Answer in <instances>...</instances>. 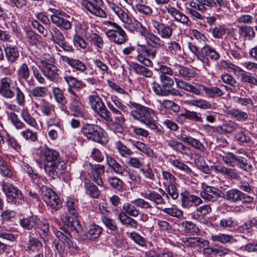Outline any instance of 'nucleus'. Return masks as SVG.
Masks as SVG:
<instances>
[{"mask_svg": "<svg viewBox=\"0 0 257 257\" xmlns=\"http://www.w3.org/2000/svg\"><path fill=\"white\" fill-rule=\"evenodd\" d=\"M61 57L62 60L63 62L66 63L72 68L79 72L80 73L87 74V71H89V72L88 74L90 75H93V71H89L88 69L86 64L80 60L78 59L70 58L66 56H61Z\"/></svg>", "mask_w": 257, "mask_h": 257, "instance_id": "f3484780", "label": "nucleus"}, {"mask_svg": "<svg viewBox=\"0 0 257 257\" xmlns=\"http://www.w3.org/2000/svg\"><path fill=\"white\" fill-rule=\"evenodd\" d=\"M84 167L88 169V174L90 175L91 180L100 187H103L102 176L104 173V166L100 164L93 165L90 163H86Z\"/></svg>", "mask_w": 257, "mask_h": 257, "instance_id": "1a4fd4ad", "label": "nucleus"}, {"mask_svg": "<svg viewBox=\"0 0 257 257\" xmlns=\"http://www.w3.org/2000/svg\"><path fill=\"white\" fill-rule=\"evenodd\" d=\"M211 238L214 241H219L223 243H225L229 242L233 238V236L229 234L220 233L217 235H212Z\"/></svg>", "mask_w": 257, "mask_h": 257, "instance_id": "774afa93", "label": "nucleus"}, {"mask_svg": "<svg viewBox=\"0 0 257 257\" xmlns=\"http://www.w3.org/2000/svg\"><path fill=\"white\" fill-rule=\"evenodd\" d=\"M40 63V69L48 79L51 81H55L58 79L60 70L56 66L44 60H41Z\"/></svg>", "mask_w": 257, "mask_h": 257, "instance_id": "9d476101", "label": "nucleus"}, {"mask_svg": "<svg viewBox=\"0 0 257 257\" xmlns=\"http://www.w3.org/2000/svg\"><path fill=\"white\" fill-rule=\"evenodd\" d=\"M88 103L92 109L106 121H111L112 117L102 99L97 94L88 97Z\"/></svg>", "mask_w": 257, "mask_h": 257, "instance_id": "20e7f679", "label": "nucleus"}, {"mask_svg": "<svg viewBox=\"0 0 257 257\" xmlns=\"http://www.w3.org/2000/svg\"><path fill=\"white\" fill-rule=\"evenodd\" d=\"M223 192L218 188L208 185L200 193L201 196L204 199L211 202H215L219 197H223Z\"/></svg>", "mask_w": 257, "mask_h": 257, "instance_id": "6ab92c4d", "label": "nucleus"}, {"mask_svg": "<svg viewBox=\"0 0 257 257\" xmlns=\"http://www.w3.org/2000/svg\"><path fill=\"white\" fill-rule=\"evenodd\" d=\"M131 104L130 111L132 117L135 120L140 121L143 114V108H145V106L134 102H131Z\"/></svg>", "mask_w": 257, "mask_h": 257, "instance_id": "72a5a7b5", "label": "nucleus"}, {"mask_svg": "<svg viewBox=\"0 0 257 257\" xmlns=\"http://www.w3.org/2000/svg\"><path fill=\"white\" fill-rule=\"evenodd\" d=\"M168 49L170 52L174 55L181 56L182 49L181 45L175 41H172L169 44Z\"/></svg>", "mask_w": 257, "mask_h": 257, "instance_id": "338daca9", "label": "nucleus"}, {"mask_svg": "<svg viewBox=\"0 0 257 257\" xmlns=\"http://www.w3.org/2000/svg\"><path fill=\"white\" fill-rule=\"evenodd\" d=\"M83 0L82 3V6L92 14L99 17L105 18L106 14L104 10L100 7L102 4V0Z\"/></svg>", "mask_w": 257, "mask_h": 257, "instance_id": "dca6fc26", "label": "nucleus"}, {"mask_svg": "<svg viewBox=\"0 0 257 257\" xmlns=\"http://www.w3.org/2000/svg\"><path fill=\"white\" fill-rule=\"evenodd\" d=\"M102 229L101 227L97 225L93 224L89 226V229L85 234L81 235L82 239L93 240L96 239L100 235Z\"/></svg>", "mask_w": 257, "mask_h": 257, "instance_id": "c756f323", "label": "nucleus"}, {"mask_svg": "<svg viewBox=\"0 0 257 257\" xmlns=\"http://www.w3.org/2000/svg\"><path fill=\"white\" fill-rule=\"evenodd\" d=\"M47 88L46 87L37 86L30 90V94L34 98H43L47 95Z\"/></svg>", "mask_w": 257, "mask_h": 257, "instance_id": "052dcab7", "label": "nucleus"}, {"mask_svg": "<svg viewBox=\"0 0 257 257\" xmlns=\"http://www.w3.org/2000/svg\"><path fill=\"white\" fill-rule=\"evenodd\" d=\"M159 192L155 191H152L147 194L146 198L152 202H154L156 205H162L165 204V201L162 196L166 195L167 198L168 196L165 191L161 188L158 189Z\"/></svg>", "mask_w": 257, "mask_h": 257, "instance_id": "a878e982", "label": "nucleus"}, {"mask_svg": "<svg viewBox=\"0 0 257 257\" xmlns=\"http://www.w3.org/2000/svg\"><path fill=\"white\" fill-rule=\"evenodd\" d=\"M70 94L69 108L75 116H82V104L80 96L72 89L68 88Z\"/></svg>", "mask_w": 257, "mask_h": 257, "instance_id": "f8f14e48", "label": "nucleus"}, {"mask_svg": "<svg viewBox=\"0 0 257 257\" xmlns=\"http://www.w3.org/2000/svg\"><path fill=\"white\" fill-rule=\"evenodd\" d=\"M89 41L98 48L101 49L104 44L103 41L101 37L96 33H92L88 38Z\"/></svg>", "mask_w": 257, "mask_h": 257, "instance_id": "680f3d73", "label": "nucleus"}, {"mask_svg": "<svg viewBox=\"0 0 257 257\" xmlns=\"http://www.w3.org/2000/svg\"><path fill=\"white\" fill-rule=\"evenodd\" d=\"M148 44L154 48H159L162 45L163 42L161 39L153 33H149L146 37Z\"/></svg>", "mask_w": 257, "mask_h": 257, "instance_id": "09e8293b", "label": "nucleus"}, {"mask_svg": "<svg viewBox=\"0 0 257 257\" xmlns=\"http://www.w3.org/2000/svg\"><path fill=\"white\" fill-rule=\"evenodd\" d=\"M106 162L108 165L112 168L115 172L121 173L123 170V167L111 156L106 157Z\"/></svg>", "mask_w": 257, "mask_h": 257, "instance_id": "5fc2aeb1", "label": "nucleus"}, {"mask_svg": "<svg viewBox=\"0 0 257 257\" xmlns=\"http://www.w3.org/2000/svg\"><path fill=\"white\" fill-rule=\"evenodd\" d=\"M118 218L123 225L126 226L128 225V203L123 205L121 211L119 214Z\"/></svg>", "mask_w": 257, "mask_h": 257, "instance_id": "bf43d9fd", "label": "nucleus"}, {"mask_svg": "<svg viewBox=\"0 0 257 257\" xmlns=\"http://www.w3.org/2000/svg\"><path fill=\"white\" fill-rule=\"evenodd\" d=\"M143 114L140 122L145 124L150 128L156 130L158 127L157 116L154 111L149 107L143 108Z\"/></svg>", "mask_w": 257, "mask_h": 257, "instance_id": "2eb2a0df", "label": "nucleus"}, {"mask_svg": "<svg viewBox=\"0 0 257 257\" xmlns=\"http://www.w3.org/2000/svg\"><path fill=\"white\" fill-rule=\"evenodd\" d=\"M86 193L94 198H98L100 195V191L97 187L90 182H85Z\"/></svg>", "mask_w": 257, "mask_h": 257, "instance_id": "49530a36", "label": "nucleus"}, {"mask_svg": "<svg viewBox=\"0 0 257 257\" xmlns=\"http://www.w3.org/2000/svg\"><path fill=\"white\" fill-rule=\"evenodd\" d=\"M4 50L7 60L10 63L15 62L19 57V52L16 46H7Z\"/></svg>", "mask_w": 257, "mask_h": 257, "instance_id": "473e14b6", "label": "nucleus"}, {"mask_svg": "<svg viewBox=\"0 0 257 257\" xmlns=\"http://www.w3.org/2000/svg\"><path fill=\"white\" fill-rule=\"evenodd\" d=\"M133 69L136 73L142 74L146 77H151L152 76V72L148 68L138 63H133Z\"/></svg>", "mask_w": 257, "mask_h": 257, "instance_id": "864d4df0", "label": "nucleus"}, {"mask_svg": "<svg viewBox=\"0 0 257 257\" xmlns=\"http://www.w3.org/2000/svg\"><path fill=\"white\" fill-rule=\"evenodd\" d=\"M234 99L236 103L245 106L248 109L254 107L252 100L249 97H235Z\"/></svg>", "mask_w": 257, "mask_h": 257, "instance_id": "0e129e2a", "label": "nucleus"}, {"mask_svg": "<svg viewBox=\"0 0 257 257\" xmlns=\"http://www.w3.org/2000/svg\"><path fill=\"white\" fill-rule=\"evenodd\" d=\"M189 104L202 109H209L211 107V104L205 100L193 99L189 101Z\"/></svg>", "mask_w": 257, "mask_h": 257, "instance_id": "69168bd1", "label": "nucleus"}, {"mask_svg": "<svg viewBox=\"0 0 257 257\" xmlns=\"http://www.w3.org/2000/svg\"><path fill=\"white\" fill-rule=\"evenodd\" d=\"M82 132L88 139L98 143H102L103 133L97 125L86 124L82 128Z\"/></svg>", "mask_w": 257, "mask_h": 257, "instance_id": "9b49d317", "label": "nucleus"}, {"mask_svg": "<svg viewBox=\"0 0 257 257\" xmlns=\"http://www.w3.org/2000/svg\"><path fill=\"white\" fill-rule=\"evenodd\" d=\"M238 32L240 37L244 39L248 38L249 39H251L255 36V32L253 28L247 25L239 26Z\"/></svg>", "mask_w": 257, "mask_h": 257, "instance_id": "4c0bfd02", "label": "nucleus"}, {"mask_svg": "<svg viewBox=\"0 0 257 257\" xmlns=\"http://www.w3.org/2000/svg\"><path fill=\"white\" fill-rule=\"evenodd\" d=\"M63 14H65V13L63 12L54 13L51 17V21L59 27L66 30H70L72 28V24L69 21L60 16H63Z\"/></svg>", "mask_w": 257, "mask_h": 257, "instance_id": "393cba45", "label": "nucleus"}, {"mask_svg": "<svg viewBox=\"0 0 257 257\" xmlns=\"http://www.w3.org/2000/svg\"><path fill=\"white\" fill-rule=\"evenodd\" d=\"M23 168L31 178L33 183L39 186L45 183V178L40 176L37 173L35 172L32 168L28 164H24Z\"/></svg>", "mask_w": 257, "mask_h": 257, "instance_id": "c85d7f7f", "label": "nucleus"}, {"mask_svg": "<svg viewBox=\"0 0 257 257\" xmlns=\"http://www.w3.org/2000/svg\"><path fill=\"white\" fill-rule=\"evenodd\" d=\"M182 142H184L187 144L190 145L193 148L200 151L201 152H204L205 150V148L200 141L195 138H193L191 136H187L186 134L182 133L178 137Z\"/></svg>", "mask_w": 257, "mask_h": 257, "instance_id": "bb28decb", "label": "nucleus"}, {"mask_svg": "<svg viewBox=\"0 0 257 257\" xmlns=\"http://www.w3.org/2000/svg\"><path fill=\"white\" fill-rule=\"evenodd\" d=\"M92 61L95 68L100 71L103 75L105 73H108L109 68L102 58L101 59H93Z\"/></svg>", "mask_w": 257, "mask_h": 257, "instance_id": "4d7b16f0", "label": "nucleus"}, {"mask_svg": "<svg viewBox=\"0 0 257 257\" xmlns=\"http://www.w3.org/2000/svg\"><path fill=\"white\" fill-rule=\"evenodd\" d=\"M20 113L21 117L28 125L34 128L38 127L36 118L31 115L27 108L22 109Z\"/></svg>", "mask_w": 257, "mask_h": 257, "instance_id": "f704fd0d", "label": "nucleus"}, {"mask_svg": "<svg viewBox=\"0 0 257 257\" xmlns=\"http://www.w3.org/2000/svg\"><path fill=\"white\" fill-rule=\"evenodd\" d=\"M235 225V219L229 216H226L221 218L219 223V227L224 229L234 227Z\"/></svg>", "mask_w": 257, "mask_h": 257, "instance_id": "c03bdc74", "label": "nucleus"}, {"mask_svg": "<svg viewBox=\"0 0 257 257\" xmlns=\"http://www.w3.org/2000/svg\"><path fill=\"white\" fill-rule=\"evenodd\" d=\"M176 83L177 87L186 91L193 93L196 95H200V88L199 85L194 86L190 83L179 79H176Z\"/></svg>", "mask_w": 257, "mask_h": 257, "instance_id": "2f4dec72", "label": "nucleus"}, {"mask_svg": "<svg viewBox=\"0 0 257 257\" xmlns=\"http://www.w3.org/2000/svg\"><path fill=\"white\" fill-rule=\"evenodd\" d=\"M77 216L71 215L69 213H64L62 215L61 219L68 228L79 233L81 231L82 228L77 219Z\"/></svg>", "mask_w": 257, "mask_h": 257, "instance_id": "4be33fe9", "label": "nucleus"}, {"mask_svg": "<svg viewBox=\"0 0 257 257\" xmlns=\"http://www.w3.org/2000/svg\"><path fill=\"white\" fill-rule=\"evenodd\" d=\"M71 72V70L69 69L66 70L63 73V78L68 85V88L72 89V88H74L80 89L86 86V85L81 81L72 76Z\"/></svg>", "mask_w": 257, "mask_h": 257, "instance_id": "b1692460", "label": "nucleus"}, {"mask_svg": "<svg viewBox=\"0 0 257 257\" xmlns=\"http://www.w3.org/2000/svg\"><path fill=\"white\" fill-rule=\"evenodd\" d=\"M214 169L216 172L225 175L231 178L235 179L238 176L236 171L234 169L227 168L222 165L215 166Z\"/></svg>", "mask_w": 257, "mask_h": 257, "instance_id": "e433bc0d", "label": "nucleus"}, {"mask_svg": "<svg viewBox=\"0 0 257 257\" xmlns=\"http://www.w3.org/2000/svg\"><path fill=\"white\" fill-rule=\"evenodd\" d=\"M151 25L154 29V32L158 34L162 38L170 39L173 34V28L171 26L165 25L161 21L152 20Z\"/></svg>", "mask_w": 257, "mask_h": 257, "instance_id": "4468645a", "label": "nucleus"}, {"mask_svg": "<svg viewBox=\"0 0 257 257\" xmlns=\"http://www.w3.org/2000/svg\"><path fill=\"white\" fill-rule=\"evenodd\" d=\"M40 187L41 197L47 206L56 211L59 210L62 207V202L58 196L51 189L43 184Z\"/></svg>", "mask_w": 257, "mask_h": 257, "instance_id": "39448f33", "label": "nucleus"}, {"mask_svg": "<svg viewBox=\"0 0 257 257\" xmlns=\"http://www.w3.org/2000/svg\"><path fill=\"white\" fill-rule=\"evenodd\" d=\"M181 205L183 208H190L196 207L203 203V201L198 196L190 194L185 191L180 194Z\"/></svg>", "mask_w": 257, "mask_h": 257, "instance_id": "a211bd4d", "label": "nucleus"}, {"mask_svg": "<svg viewBox=\"0 0 257 257\" xmlns=\"http://www.w3.org/2000/svg\"><path fill=\"white\" fill-rule=\"evenodd\" d=\"M228 29L225 28L223 26H215L211 29V33L214 38L220 39L227 32Z\"/></svg>", "mask_w": 257, "mask_h": 257, "instance_id": "13d9d810", "label": "nucleus"}, {"mask_svg": "<svg viewBox=\"0 0 257 257\" xmlns=\"http://www.w3.org/2000/svg\"><path fill=\"white\" fill-rule=\"evenodd\" d=\"M9 118L16 129L22 130L25 127V123L19 119L18 115L15 112H10Z\"/></svg>", "mask_w": 257, "mask_h": 257, "instance_id": "6e6d98bb", "label": "nucleus"}, {"mask_svg": "<svg viewBox=\"0 0 257 257\" xmlns=\"http://www.w3.org/2000/svg\"><path fill=\"white\" fill-rule=\"evenodd\" d=\"M165 8L167 12L174 18L175 21L179 22L187 26H190L191 24V22L189 18L180 11L171 7L170 5L166 6Z\"/></svg>", "mask_w": 257, "mask_h": 257, "instance_id": "5701e85b", "label": "nucleus"}, {"mask_svg": "<svg viewBox=\"0 0 257 257\" xmlns=\"http://www.w3.org/2000/svg\"><path fill=\"white\" fill-rule=\"evenodd\" d=\"M51 35V40L57 45L59 43L62 42L65 40V37L63 34L55 27L52 28L50 30Z\"/></svg>", "mask_w": 257, "mask_h": 257, "instance_id": "3c124183", "label": "nucleus"}, {"mask_svg": "<svg viewBox=\"0 0 257 257\" xmlns=\"http://www.w3.org/2000/svg\"><path fill=\"white\" fill-rule=\"evenodd\" d=\"M28 249L33 252H40L43 248L42 243L38 239L31 237L28 243Z\"/></svg>", "mask_w": 257, "mask_h": 257, "instance_id": "a18cd8bd", "label": "nucleus"}, {"mask_svg": "<svg viewBox=\"0 0 257 257\" xmlns=\"http://www.w3.org/2000/svg\"><path fill=\"white\" fill-rule=\"evenodd\" d=\"M114 29H109L106 32L107 37L118 44H122L126 41V34L120 26H114Z\"/></svg>", "mask_w": 257, "mask_h": 257, "instance_id": "aec40b11", "label": "nucleus"}, {"mask_svg": "<svg viewBox=\"0 0 257 257\" xmlns=\"http://www.w3.org/2000/svg\"><path fill=\"white\" fill-rule=\"evenodd\" d=\"M20 135L26 141L35 142L38 140V134L29 128H27L20 133Z\"/></svg>", "mask_w": 257, "mask_h": 257, "instance_id": "de8ad7c7", "label": "nucleus"}, {"mask_svg": "<svg viewBox=\"0 0 257 257\" xmlns=\"http://www.w3.org/2000/svg\"><path fill=\"white\" fill-rule=\"evenodd\" d=\"M18 85L16 80L10 77H3L0 79V95L6 99H12L14 89Z\"/></svg>", "mask_w": 257, "mask_h": 257, "instance_id": "6e6552de", "label": "nucleus"}, {"mask_svg": "<svg viewBox=\"0 0 257 257\" xmlns=\"http://www.w3.org/2000/svg\"><path fill=\"white\" fill-rule=\"evenodd\" d=\"M14 93L12 98L15 97L17 104L20 106H24L26 103V96L18 85L14 88Z\"/></svg>", "mask_w": 257, "mask_h": 257, "instance_id": "a19ab883", "label": "nucleus"}, {"mask_svg": "<svg viewBox=\"0 0 257 257\" xmlns=\"http://www.w3.org/2000/svg\"><path fill=\"white\" fill-rule=\"evenodd\" d=\"M109 8L124 23H126L128 21V16L127 14L120 8L115 4L111 3L109 5Z\"/></svg>", "mask_w": 257, "mask_h": 257, "instance_id": "58836bf2", "label": "nucleus"}, {"mask_svg": "<svg viewBox=\"0 0 257 257\" xmlns=\"http://www.w3.org/2000/svg\"><path fill=\"white\" fill-rule=\"evenodd\" d=\"M130 31H136L144 36H146L148 33L147 29L144 27L141 23L135 20L132 21L131 19L130 23Z\"/></svg>", "mask_w": 257, "mask_h": 257, "instance_id": "79ce46f5", "label": "nucleus"}, {"mask_svg": "<svg viewBox=\"0 0 257 257\" xmlns=\"http://www.w3.org/2000/svg\"><path fill=\"white\" fill-rule=\"evenodd\" d=\"M242 196L243 192L237 189H230L223 194V198L232 203L241 201Z\"/></svg>", "mask_w": 257, "mask_h": 257, "instance_id": "7c9ffc66", "label": "nucleus"}, {"mask_svg": "<svg viewBox=\"0 0 257 257\" xmlns=\"http://www.w3.org/2000/svg\"><path fill=\"white\" fill-rule=\"evenodd\" d=\"M52 92L56 102L63 107L65 106L67 100L64 95V91L59 87H53Z\"/></svg>", "mask_w": 257, "mask_h": 257, "instance_id": "c9c22d12", "label": "nucleus"}, {"mask_svg": "<svg viewBox=\"0 0 257 257\" xmlns=\"http://www.w3.org/2000/svg\"><path fill=\"white\" fill-rule=\"evenodd\" d=\"M41 156L44 163V169L50 175L61 174L66 168L65 163L60 157L59 152L56 150L46 147L41 150Z\"/></svg>", "mask_w": 257, "mask_h": 257, "instance_id": "f257e3e1", "label": "nucleus"}, {"mask_svg": "<svg viewBox=\"0 0 257 257\" xmlns=\"http://www.w3.org/2000/svg\"><path fill=\"white\" fill-rule=\"evenodd\" d=\"M223 161L227 165L243 169L246 171L251 170L252 166L247 163V159L231 152H227L222 157Z\"/></svg>", "mask_w": 257, "mask_h": 257, "instance_id": "423d86ee", "label": "nucleus"}, {"mask_svg": "<svg viewBox=\"0 0 257 257\" xmlns=\"http://www.w3.org/2000/svg\"><path fill=\"white\" fill-rule=\"evenodd\" d=\"M178 184L176 183L173 184H168L166 191L167 195H168L173 199L176 200L179 197V190L177 187Z\"/></svg>", "mask_w": 257, "mask_h": 257, "instance_id": "e2e57ef3", "label": "nucleus"}, {"mask_svg": "<svg viewBox=\"0 0 257 257\" xmlns=\"http://www.w3.org/2000/svg\"><path fill=\"white\" fill-rule=\"evenodd\" d=\"M227 114L232 118L238 121H244L248 118L246 112L236 109H231L228 110Z\"/></svg>", "mask_w": 257, "mask_h": 257, "instance_id": "37998d69", "label": "nucleus"}, {"mask_svg": "<svg viewBox=\"0 0 257 257\" xmlns=\"http://www.w3.org/2000/svg\"><path fill=\"white\" fill-rule=\"evenodd\" d=\"M57 239L54 240L52 247L59 253H62L66 247L76 249V243L72 240L69 231L66 227L60 228V230L55 232Z\"/></svg>", "mask_w": 257, "mask_h": 257, "instance_id": "f03ea898", "label": "nucleus"}, {"mask_svg": "<svg viewBox=\"0 0 257 257\" xmlns=\"http://www.w3.org/2000/svg\"><path fill=\"white\" fill-rule=\"evenodd\" d=\"M35 105L36 107L40 110L43 115L49 116L52 114L53 109L49 102H46L42 104L35 103Z\"/></svg>", "mask_w": 257, "mask_h": 257, "instance_id": "603ef678", "label": "nucleus"}, {"mask_svg": "<svg viewBox=\"0 0 257 257\" xmlns=\"http://www.w3.org/2000/svg\"><path fill=\"white\" fill-rule=\"evenodd\" d=\"M234 139L240 144H247L250 143L251 140L249 134L242 131L235 133Z\"/></svg>", "mask_w": 257, "mask_h": 257, "instance_id": "8fccbe9b", "label": "nucleus"}, {"mask_svg": "<svg viewBox=\"0 0 257 257\" xmlns=\"http://www.w3.org/2000/svg\"><path fill=\"white\" fill-rule=\"evenodd\" d=\"M2 190L6 195L9 202L19 205L25 202V198L21 191L11 184L3 183Z\"/></svg>", "mask_w": 257, "mask_h": 257, "instance_id": "0eeeda50", "label": "nucleus"}, {"mask_svg": "<svg viewBox=\"0 0 257 257\" xmlns=\"http://www.w3.org/2000/svg\"><path fill=\"white\" fill-rule=\"evenodd\" d=\"M168 146L173 150L182 154H186L189 148L184 145L182 143L174 139L170 140L168 142Z\"/></svg>", "mask_w": 257, "mask_h": 257, "instance_id": "ea45409f", "label": "nucleus"}, {"mask_svg": "<svg viewBox=\"0 0 257 257\" xmlns=\"http://www.w3.org/2000/svg\"><path fill=\"white\" fill-rule=\"evenodd\" d=\"M188 47L190 50L197 57L198 60L209 66L208 59H209V57L212 50L211 47L205 45L200 50H199L197 46L192 43H189Z\"/></svg>", "mask_w": 257, "mask_h": 257, "instance_id": "ddd939ff", "label": "nucleus"}, {"mask_svg": "<svg viewBox=\"0 0 257 257\" xmlns=\"http://www.w3.org/2000/svg\"><path fill=\"white\" fill-rule=\"evenodd\" d=\"M20 225L24 229L31 230L39 228L41 232H39L42 238L45 240L49 232L48 222L46 220H40L36 216H29L20 220Z\"/></svg>", "mask_w": 257, "mask_h": 257, "instance_id": "7ed1b4c3", "label": "nucleus"}, {"mask_svg": "<svg viewBox=\"0 0 257 257\" xmlns=\"http://www.w3.org/2000/svg\"><path fill=\"white\" fill-rule=\"evenodd\" d=\"M200 95L201 90H203L207 97L211 98L221 97L224 93L223 91L219 87L216 86L206 87L203 85L199 84Z\"/></svg>", "mask_w": 257, "mask_h": 257, "instance_id": "cd10ccee", "label": "nucleus"}, {"mask_svg": "<svg viewBox=\"0 0 257 257\" xmlns=\"http://www.w3.org/2000/svg\"><path fill=\"white\" fill-rule=\"evenodd\" d=\"M17 74L18 78L24 80L29 86L35 85V80L33 77H30V69L28 65L26 63H23L18 67L17 71Z\"/></svg>", "mask_w": 257, "mask_h": 257, "instance_id": "412c9836", "label": "nucleus"}]
</instances>
